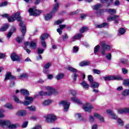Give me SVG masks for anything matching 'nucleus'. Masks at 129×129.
<instances>
[{
	"label": "nucleus",
	"mask_w": 129,
	"mask_h": 129,
	"mask_svg": "<svg viewBox=\"0 0 129 129\" xmlns=\"http://www.w3.org/2000/svg\"><path fill=\"white\" fill-rule=\"evenodd\" d=\"M123 96H129V89L124 90L122 92Z\"/></svg>",
	"instance_id": "nucleus-34"
},
{
	"label": "nucleus",
	"mask_w": 129,
	"mask_h": 129,
	"mask_svg": "<svg viewBox=\"0 0 129 129\" xmlns=\"http://www.w3.org/2000/svg\"><path fill=\"white\" fill-rule=\"evenodd\" d=\"M29 75L27 73L21 74L18 76L19 79H22V78H28Z\"/></svg>",
	"instance_id": "nucleus-29"
},
{
	"label": "nucleus",
	"mask_w": 129,
	"mask_h": 129,
	"mask_svg": "<svg viewBox=\"0 0 129 129\" xmlns=\"http://www.w3.org/2000/svg\"><path fill=\"white\" fill-rule=\"evenodd\" d=\"M87 31H88V28L87 27H82L80 30V33H85V32H87Z\"/></svg>",
	"instance_id": "nucleus-39"
},
{
	"label": "nucleus",
	"mask_w": 129,
	"mask_h": 129,
	"mask_svg": "<svg viewBox=\"0 0 129 129\" xmlns=\"http://www.w3.org/2000/svg\"><path fill=\"white\" fill-rule=\"evenodd\" d=\"M68 70H69V71H71V72H73V73H76V72H78L79 73V72H80V71H78V70L72 67H69L67 68Z\"/></svg>",
	"instance_id": "nucleus-26"
},
{
	"label": "nucleus",
	"mask_w": 129,
	"mask_h": 129,
	"mask_svg": "<svg viewBox=\"0 0 129 129\" xmlns=\"http://www.w3.org/2000/svg\"><path fill=\"white\" fill-rule=\"evenodd\" d=\"M19 126H20V124H12V123H11L10 121H9L8 123L7 124V127L10 129L17 128V127H19Z\"/></svg>",
	"instance_id": "nucleus-15"
},
{
	"label": "nucleus",
	"mask_w": 129,
	"mask_h": 129,
	"mask_svg": "<svg viewBox=\"0 0 129 129\" xmlns=\"http://www.w3.org/2000/svg\"><path fill=\"white\" fill-rule=\"evenodd\" d=\"M2 18H8L9 22H15L16 20L18 22H20L19 24V27L22 33V37H17L16 38V41L18 43H22L23 40H24V37L26 35V32H27V28H26V25L24 24V22L22 21V17L20 16V12H18L15 13L11 17H9L8 14H3L1 15Z\"/></svg>",
	"instance_id": "nucleus-1"
},
{
	"label": "nucleus",
	"mask_w": 129,
	"mask_h": 129,
	"mask_svg": "<svg viewBox=\"0 0 129 129\" xmlns=\"http://www.w3.org/2000/svg\"><path fill=\"white\" fill-rule=\"evenodd\" d=\"M51 66H52V62H47L44 65V68L45 69H49Z\"/></svg>",
	"instance_id": "nucleus-45"
},
{
	"label": "nucleus",
	"mask_w": 129,
	"mask_h": 129,
	"mask_svg": "<svg viewBox=\"0 0 129 129\" xmlns=\"http://www.w3.org/2000/svg\"><path fill=\"white\" fill-rule=\"evenodd\" d=\"M71 101H73V102H75V103H77V104L79 105H81V104H82V102H81L79 99L75 96L71 97Z\"/></svg>",
	"instance_id": "nucleus-18"
},
{
	"label": "nucleus",
	"mask_w": 129,
	"mask_h": 129,
	"mask_svg": "<svg viewBox=\"0 0 129 129\" xmlns=\"http://www.w3.org/2000/svg\"><path fill=\"white\" fill-rule=\"evenodd\" d=\"M93 72L94 74H101V71L99 70H97V69H94L93 70Z\"/></svg>",
	"instance_id": "nucleus-49"
},
{
	"label": "nucleus",
	"mask_w": 129,
	"mask_h": 129,
	"mask_svg": "<svg viewBox=\"0 0 129 129\" xmlns=\"http://www.w3.org/2000/svg\"><path fill=\"white\" fill-rule=\"evenodd\" d=\"M46 90L48 92H44L41 91L39 92L38 94H36L34 95V98H37L38 96L40 95L43 96L44 95H47V96H51V95H53V94H55L56 93V90L54 89L51 86H46L45 87Z\"/></svg>",
	"instance_id": "nucleus-3"
},
{
	"label": "nucleus",
	"mask_w": 129,
	"mask_h": 129,
	"mask_svg": "<svg viewBox=\"0 0 129 129\" xmlns=\"http://www.w3.org/2000/svg\"><path fill=\"white\" fill-rule=\"evenodd\" d=\"M102 4H106L107 7H109L112 4V0H101Z\"/></svg>",
	"instance_id": "nucleus-24"
},
{
	"label": "nucleus",
	"mask_w": 129,
	"mask_h": 129,
	"mask_svg": "<svg viewBox=\"0 0 129 129\" xmlns=\"http://www.w3.org/2000/svg\"><path fill=\"white\" fill-rule=\"evenodd\" d=\"M81 38H82V34L79 33V34L75 35L73 37V39H80Z\"/></svg>",
	"instance_id": "nucleus-43"
},
{
	"label": "nucleus",
	"mask_w": 129,
	"mask_h": 129,
	"mask_svg": "<svg viewBox=\"0 0 129 129\" xmlns=\"http://www.w3.org/2000/svg\"><path fill=\"white\" fill-rule=\"evenodd\" d=\"M81 85L83 87V88H85V89L88 88L89 87V85L87 83H86V82L84 81L81 83Z\"/></svg>",
	"instance_id": "nucleus-32"
},
{
	"label": "nucleus",
	"mask_w": 129,
	"mask_h": 129,
	"mask_svg": "<svg viewBox=\"0 0 129 129\" xmlns=\"http://www.w3.org/2000/svg\"><path fill=\"white\" fill-rule=\"evenodd\" d=\"M52 100L50 99H47L44 100L42 103V104L43 106H48V105H50L51 103H52Z\"/></svg>",
	"instance_id": "nucleus-22"
},
{
	"label": "nucleus",
	"mask_w": 129,
	"mask_h": 129,
	"mask_svg": "<svg viewBox=\"0 0 129 129\" xmlns=\"http://www.w3.org/2000/svg\"><path fill=\"white\" fill-rule=\"evenodd\" d=\"M6 6H8V2L7 1H5L0 4V8L6 7Z\"/></svg>",
	"instance_id": "nucleus-53"
},
{
	"label": "nucleus",
	"mask_w": 129,
	"mask_h": 129,
	"mask_svg": "<svg viewBox=\"0 0 129 129\" xmlns=\"http://www.w3.org/2000/svg\"><path fill=\"white\" fill-rule=\"evenodd\" d=\"M59 105H61V106H63L64 112H67V111H68V110L69 109V106H70V102H68L67 101L63 100L59 102Z\"/></svg>",
	"instance_id": "nucleus-10"
},
{
	"label": "nucleus",
	"mask_w": 129,
	"mask_h": 129,
	"mask_svg": "<svg viewBox=\"0 0 129 129\" xmlns=\"http://www.w3.org/2000/svg\"><path fill=\"white\" fill-rule=\"evenodd\" d=\"M11 59L14 61H20V56L17 53H13L11 55Z\"/></svg>",
	"instance_id": "nucleus-19"
},
{
	"label": "nucleus",
	"mask_w": 129,
	"mask_h": 129,
	"mask_svg": "<svg viewBox=\"0 0 129 129\" xmlns=\"http://www.w3.org/2000/svg\"><path fill=\"white\" fill-rule=\"evenodd\" d=\"M9 24H6L4 26L0 28L1 32H6L7 30H8V28H9Z\"/></svg>",
	"instance_id": "nucleus-36"
},
{
	"label": "nucleus",
	"mask_w": 129,
	"mask_h": 129,
	"mask_svg": "<svg viewBox=\"0 0 129 129\" xmlns=\"http://www.w3.org/2000/svg\"><path fill=\"white\" fill-rule=\"evenodd\" d=\"M25 101H24V102H23V104H24V105H29V104H31L32 102H33V101H34V99L35 98V97H32L29 96H26L25 97Z\"/></svg>",
	"instance_id": "nucleus-12"
},
{
	"label": "nucleus",
	"mask_w": 129,
	"mask_h": 129,
	"mask_svg": "<svg viewBox=\"0 0 129 129\" xmlns=\"http://www.w3.org/2000/svg\"><path fill=\"white\" fill-rule=\"evenodd\" d=\"M16 77L12 75V73L8 72L6 74V77L4 79V81H7V80H15Z\"/></svg>",
	"instance_id": "nucleus-13"
},
{
	"label": "nucleus",
	"mask_w": 129,
	"mask_h": 129,
	"mask_svg": "<svg viewBox=\"0 0 129 129\" xmlns=\"http://www.w3.org/2000/svg\"><path fill=\"white\" fill-rule=\"evenodd\" d=\"M88 119L90 122H93L95 119L94 118V117L92 115H89Z\"/></svg>",
	"instance_id": "nucleus-42"
},
{
	"label": "nucleus",
	"mask_w": 129,
	"mask_h": 129,
	"mask_svg": "<svg viewBox=\"0 0 129 129\" xmlns=\"http://www.w3.org/2000/svg\"><path fill=\"white\" fill-rule=\"evenodd\" d=\"M90 64V62L89 61L86 60V61H83L79 63V66L80 67H84V66H88Z\"/></svg>",
	"instance_id": "nucleus-23"
},
{
	"label": "nucleus",
	"mask_w": 129,
	"mask_h": 129,
	"mask_svg": "<svg viewBox=\"0 0 129 129\" xmlns=\"http://www.w3.org/2000/svg\"><path fill=\"white\" fill-rule=\"evenodd\" d=\"M118 113L122 114V113H129V108H120L117 110Z\"/></svg>",
	"instance_id": "nucleus-14"
},
{
	"label": "nucleus",
	"mask_w": 129,
	"mask_h": 129,
	"mask_svg": "<svg viewBox=\"0 0 129 129\" xmlns=\"http://www.w3.org/2000/svg\"><path fill=\"white\" fill-rule=\"evenodd\" d=\"M43 73H44L45 74H49V73H50V70H49L48 69H45L44 68L43 70Z\"/></svg>",
	"instance_id": "nucleus-54"
},
{
	"label": "nucleus",
	"mask_w": 129,
	"mask_h": 129,
	"mask_svg": "<svg viewBox=\"0 0 129 129\" xmlns=\"http://www.w3.org/2000/svg\"><path fill=\"white\" fill-rule=\"evenodd\" d=\"M99 49H100V45H96L94 48V52L95 55L98 53L99 51Z\"/></svg>",
	"instance_id": "nucleus-31"
},
{
	"label": "nucleus",
	"mask_w": 129,
	"mask_h": 129,
	"mask_svg": "<svg viewBox=\"0 0 129 129\" xmlns=\"http://www.w3.org/2000/svg\"><path fill=\"white\" fill-rule=\"evenodd\" d=\"M16 115L18 116H26L27 111L25 110H19L16 112Z\"/></svg>",
	"instance_id": "nucleus-16"
},
{
	"label": "nucleus",
	"mask_w": 129,
	"mask_h": 129,
	"mask_svg": "<svg viewBox=\"0 0 129 129\" xmlns=\"http://www.w3.org/2000/svg\"><path fill=\"white\" fill-rule=\"evenodd\" d=\"M117 122L119 124V125H123V121L120 118L117 119Z\"/></svg>",
	"instance_id": "nucleus-55"
},
{
	"label": "nucleus",
	"mask_w": 129,
	"mask_h": 129,
	"mask_svg": "<svg viewBox=\"0 0 129 129\" xmlns=\"http://www.w3.org/2000/svg\"><path fill=\"white\" fill-rule=\"evenodd\" d=\"M28 123H29V122L28 121L24 122L23 124H22V127H23V128H25V127L28 126Z\"/></svg>",
	"instance_id": "nucleus-60"
},
{
	"label": "nucleus",
	"mask_w": 129,
	"mask_h": 129,
	"mask_svg": "<svg viewBox=\"0 0 129 129\" xmlns=\"http://www.w3.org/2000/svg\"><path fill=\"white\" fill-rule=\"evenodd\" d=\"M14 99L15 102H17V103H22V101L20 100L18 97L16 96H14Z\"/></svg>",
	"instance_id": "nucleus-41"
},
{
	"label": "nucleus",
	"mask_w": 129,
	"mask_h": 129,
	"mask_svg": "<svg viewBox=\"0 0 129 129\" xmlns=\"http://www.w3.org/2000/svg\"><path fill=\"white\" fill-rule=\"evenodd\" d=\"M78 51H79V47H78V46H74V47L73 48V53H77V52H78Z\"/></svg>",
	"instance_id": "nucleus-48"
},
{
	"label": "nucleus",
	"mask_w": 129,
	"mask_h": 129,
	"mask_svg": "<svg viewBox=\"0 0 129 129\" xmlns=\"http://www.w3.org/2000/svg\"><path fill=\"white\" fill-rule=\"evenodd\" d=\"M6 57V54L4 53H0V59H4Z\"/></svg>",
	"instance_id": "nucleus-61"
},
{
	"label": "nucleus",
	"mask_w": 129,
	"mask_h": 129,
	"mask_svg": "<svg viewBox=\"0 0 129 129\" xmlns=\"http://www.w3.org/2000/svg\"><path fill=\"white\" fill-rule=\"evenodd\" d=\"M70 92L73 96H76V95H77V92L76 90H71L70 91Z\"/></svg>",
	"instance_id": "nucleus-50"
},
{
	"label": "nucleus",
	"mask_w": 129,
	"mask_h": 129,
	"mask_svg": "<svg viewBox=\"0 0 129 129\" xmlns=\"http://www.w3.org/2000/svg\"><path fill=\"white\" fill-rule=\"evenodd\" d=\"M24 45L25 46L24 49L26 50V52L28 53V54H30V53H31V50L27 48V46H29L32 49H35L37 48V43L34 41H31V42H29L28 41L26 42H25Z\"/></svg>",
	"instance_id": "nucleus-7"
},
{
	"label": "nucleus",
	"mask_w": 129,
	"mask_h": 129,
	"mask_svg": "<svg viewBox=\"0 0 129 129\" xmlns=\"http://www.w3.org/2000/svg\"><path fill=\"white\" fill-rule=\"evenodd\" d=\"M28 13L30 16H34L35 17H38L42 14V10H39L37 9V7L34 6L29 8L28 10Z\"/></svg>",
	"instance_id": "nucleus-5"
},
{
	"label": "nucleus",
	"mask_w": 129,
	"mask_h": 129,
	"mask_svg": "<svg viewBox=\"0 0 129 129\" xmlns=\"http://www.w3.org/2000/svg\"><path fill=\"white\" fill-rule=\"evenodd\" d=\"M125 33V30L123 28H120L118 31V35H123Z\"/></svg>",
	"instance_id": "nucleus-40"
},
{
	"label": "nucleus",
	"mask_w": 129,
	"mask_h": 129,
	"mask_svg": "<svg viewBox=\"0 0 129 129\" xmlns=\"http://www.w3.org/2000/svg\"><path fill=\"white\" fill-rule=\"evenodd\" d=\"M106 58L107 59V60H111V53H108L106 55Z\"/></svg>",
	"instance_id": "nucleus-59"
},
{
	"label": "nucleus",
	"mask_w": 129,
	"mask_h": 129,
	"mask_svg": "<svg viewBox=\"0 0 129 129\" xmlns=\"http://www.w3.org/2000/svg\"><path fill=\"white\" fill-rule=\"evenodd\" d=\"M41 44L43 48H47V44L45 40H41Z\"/></svg>",
	"instance_id": "nucleus-51"
},
{
	"label": "nucleus",
	"mask_w": 129,
	"mask_h": 129,
	"mask_svg": "<svg viewBox=\"0 0 129 129\" xmlns=\"http://www.w3.org/2000/svg\"><path fill=\"white\" fill-rule=\"evenodd\" d=\"M88 79L89 81L90 82L91 84L93 82V77L91 75H89L88 76Z\"/></svg>",
	"instance_id": "nucleus-57"
},
{
	"label": "nucleus",
	"mask_w": 129,
	"mask_h": 129,
	"mask_svg": "<svg viewBox=\"0 0 129 129\" xmlns=\"http://www.w3.org/2000/svg\"><path fill=\"white\" fill-rule=\"evenodd\" d=\"M91 86L93 87V88H98L99 87V84L98 83H96L95 82H93V83H91Z\"/></svg>",
	"instance_id": "nucleus-30"
},
{
	"label": "nucleus",
	"mask_w": 129,
	"mask_h": 129,
	"mask_svg": "<svg viewBox=\"0 0 129 129\" xmlns=\"http://www.w3.org/2000/svg\"><path fill=\"white\" fill-rule=\"evenodd\" d=\"M47 79H49V80H52L53 79V75H47Z\"/></svg>",
	"instance_id": "nucleus-64"
},
{
	"label": "nucleus",
	"mask_w": 129,
	"mask_h": 129,
	"mask_svg": "<svg viewBox=\"0 0 129 129\" xmlns=\"http://www.w3.org/2000/svg\"><path fill=\"white\" fill-rule=\"evenodd\" d=\"M4 112H6V110L4 109H0V118L5 117V115L3 114Z\"/></svg>",
	"instance_id": "nucleus-47"
},
{
	"label": "nucleus",
	"mask_w": 129,
	"mask_h": 129,
	"mask_svg": "<svg viewBox=\"0 0 129 129\" xmlns=\"http://www.w3.org/2000/svg\"><path fill=\"white\" fill-rule=\"evenodd\" d=\"M94 117H95V118H98V119L100 120L101 122H104V118L98 113H94Z\"/></svg>",
	"instance_id": "nucleus-20"
},
{
	"label": "nucleus",
	"mask_w": 129,
	"mask_h": 129,
	"mask_svg": "<svg viewBox=\"0 0 129 129\" xmlns=\"http://www.w3.org/2000/svg\"><path fill=\"white\" fill-rule=\"evenodd\" d=\"M123 84L124 86H128L129 87V79H127L123 81Z\"/></svg>",
	"instance_id": "nucleus-44"
},
{
	"label": "nucleus",
	"mask_w": 129,
	"mask_h": 129,
	"mask_svg": "<svg viewBox=\"0 0 129 129\" xmlns=\"http://www.w3.org/2000/svg\"><path fill=\"white\" fill-rule=\"evenodd\" d=\"M4 107L8 109H14V106L10 103H7L4 105Z\"/></svg>",
	"instance_id": "nucleus-35"
},
{
	"label": "nucleus",
	"mask_w": 129,
	"mask_h": 129,
	"mask_svg": "<svg viewBox=\"0 0 129 129\" xmlns=\"http://www.w3.org/2000/svg\"><path fill=\"white\" fill-rule=\"evenodd\" d=\"M45 118V121L46 122H49L51 123V122H54L56 119L57 117L55 116V115L53 114H49L44 116Z\"/></svg>",
	"instance_id": "nucleus-8"
},
{
	"label": "nucleus",
	"mask_w": 129,
	"mask_h": 129,
	"mask_svg": "<svg viewBox=\"0 0 129 129\" xmlns=\"http://www.w3.org/2000/svg\"><path fill=\"white\" fill-rule=\"evenodd\" d=\"M9 120L0 119V125L1 126H7Z\"/></svg>",
	"instance_id": "nucleus-25"
},
{
	"label": "nucleus",
	"mask_w": 129,
	"mask_h": 129,
	"mask_svg": "<svg viewBox=\"0 0 129 129\" xmlns=\"http://www.w3.org/2000/svg\"><path fill=\"white\" fill-rule=\"evenodd\" d=\"M101 8H102V5L100 4H98L93 7V10H99Z\"/></svg>",
	"instance_id": "nucleus-38"
},
{
	"label": "nucleus",
	"mask_w": 129,
	"mask_h": 129,
	"mask_svg": "<svg viewBox=\"0 0 129 129\" xmlns=\"http://www.w3.org/2000/svg\"><path fill=\"white\" fill-rule=\"evenodd\" d=\"M122 72L123 74H126V73H127V72H128V71L125 68H122Z\"/></svg>",
	"instance_id": "nucleus-62"
},
{
	"label": "nucleus",
	"mask_w": 129,
	"mask_h": 129,
	"mask_svg": "<svg viewBox=\"0 0 129 129\" xmlns=\"http://www.w3.org/2000/svg\"><path fill=\"white\" fill-rule=\"evenodd\" d=\"M20 92L22 94L25 95V96H28V95H30V93H29V92L25 89H21L20 90Z\"/></svg>",
	"instance_id": "nucleus-27"
},
{
	"label": "nucleus",
	"mask_w": 129,
	"mask_h": 129,
	"mask_svg": "<svg viewBox=\"0 0 129 129\" xmlns=\"http://www.w3.org/2000/svg\"><path fill=\"white\" fill-rule=\"evenodd\" d=\"M106 12L108 13V14H110V15L107 18V22H112V21H114L115 23H118V21H119V16L114 15L116 13V10L115 9H106Z\"/></svg>",
	"instance_id": "nucleus-2"
},
{
	"label": "nucleus",
	"mask_w": 129,
	"mask_h": 129,
	"mask_svg": "<svg viewBox=\"0 0 129 129\" xmlns=\"http://www.w3.org/2000/svg\"><path fill=\"white\" fill-rule=\"evenodd\" d=\"M26 108L30 110L31 111H36V107L34 106H28Z\"/></svg>",
	"instance_id": "nucleus-46"
},
{
	"label": "nucleus",
	"mask_w": 129,
	"mask_h": 129,
	"mask_svg": "<svg viewBox=\"0 0 129 129\" xmlns=\"http://www.w3.org/2000/svg\"><path fill=\"white\" fill-rule=\"evenodd\" d=\"M106 26H108V24L106 23H104L101 24L97 25L96 28H98L99 29H101L102 28H104V27H106Z\"/></svg>",
	"instance_id": "nucleus-33"
},
{
	"label": "nucleus",
	"mask_w": 129,
	"mask_h": 129,
	"mask_svg": "<svg viewBox=\"0 0 129 129\" xmlns=\"http://www.w3.org/2000/svg\"><path fill=\"white\" fill-rule=\"evenodd\" d=\"M62 40L63 41H66L67 40H68V35L65 34L64 35H62Z\"/></svg>",
	"instance_id": "nucleus-56"
},
{
	"label": "nucleus",
	"mask_w": 129,
	"mask_h": 129,
	"mask_svg": "<svg viewBox=\"0 0 129 129\" xmlns=\"http://www.w3.org/2000/svg\"><path fill=\"white\" fill-rule=\"evenodd\" d=\"M37 52L38 54H43L44 53V49L38 48L37 49Z\"/></svg>",
	"instance_id": "nucleus-52"
},
{
	"label": "nucleus",
	"mask_w": 129,
	"mask_h": 129,
	"mask_svg": "<svg viewBox=\"0 0 129 129\" xmlns=\"http://www.w3.org/2000/svg\"><path fill=\"white\" fill-rule=\"evenodd\" d=\"M59 5H60V4L59 3H56L54 5H53V7L51 13H50V14H47L45 15L44 16L45 20L46 21H49V20H51V19H52V13H56V12L58 11V10L59 9Z\"/></svg>",
	"instance_id": "nucleus-6"
},
{
	"label": "nucleus",
	"mask_w": 129,
	"mask_h": 129,
	"mask_svg": "<svg viewBox=\"0 0 129 129\" xmlns=\"http://www.w3.org/2000/svg\"><path fill=\"white\" fill-rule=\"evenodd\" d=\"M83 108L85 111H87L88 112H91V109L93 108V106L91 105V104L86 102L83 105Z\"/></svg>",
	"instance_id": "nucleus-11"
},
{
	"label": "nucleus",
	"mask_w": 129,
	"mask_h": 129,
	"mask_svg": "<svg viewBox=\"0 0 129 129\" xmlns=\"http://www.w3.org/2000/svg\"><path fill=\"white\" fill-rule=\"evenodd\" d=\"M77 77H78V75L76 73H74L73 75V79L75 81L77 79Z\"/></svg>",
	"instance_id": "nucleus-63"
},
{
	"label": "nucleus",
	"mask_w": 129,
	"mask_h": 129,
	"mask_svg": "<svg viewBox=\"0 0 129 129\" xmlns=\"http://www.w3.org/2000/svg\"><path fill=\"white\" fill-rule=\"evenodd\" d=\"M63 19L58 20L54 23V24L55 25H60V24H61V23H63Z\"/></svg>",
	"instance_id": "nucleus-58"
},
{
	"label": "nucleus",
	"mask_w": 129,
	"mask_h": 129,
	"mask_svg": "<svg viewBox=\"0 0 129 129\" xmlns=\"http://www.w3.org/2000/svg\"><path fill=\"white\" fill-rule=\"evenodd\" d=\"M112 49V46L108 45L105 42L101 44V53L103 56H105L106 51H110Z\"/></svg>",
	"instance_id": "nucleus-4"
},
{
	"label": "nucleus",
	"mask_w": 129,
	"mask_h": 129,
	"mask_svg": "<svg viewBox=\"0 0 129 129\" xmlns=\"http://www.w3.org/2000/svg\"><path fill=\"white\" fill-rule=\"evenodd\" d=\"M105 81H110V80H121L122 78L119 76H108L103 77Z\"/></svg>",
	"instance_id": "nucleus-9"
},
{
	"label": "nucleus",
	"mask_w": 129,
	"mask_h": 129,
	"mask_svg": "<svg viewBox=\"0 0 129 129\" xmlns=\"http://www.w3.org/2000/svg\"><path fill=\"white\" fill-rule=\"evenodd\" d=\"M107 113H108L110 117L111 118H112V119H115L117 117V116H116V115H115V114H114V113H113V112L111 110H107Z\"/></svg>",
	"instance_id": "nucleus-17"
},
{
	"label": "nucleus",
	"mask_w": 129,
	"mask_h": 129,
	"mask_svg": "<svg viewBox=\"0 0 129 129\" xmlns=\"http://www.w3.org/2000/svg\"><path fill=\"white\" fill-rule=\"evenodd\" d=\"M48 37H49V34H48L47 33H45L41 36L40 40L45 41V40H46V39H47L48 38Z\"/></svg>",
	"instance_id": "nucleus-37"
},
{
	"label": "nucleus",
	"mask_w": 129,
	"mask_h": 129,
	"mask_svg": "<svg viewBox=\"0 0 129 129\" xmlns=\"http://www.w3.org/2000/svg\"><path fill=\"white\" fill-rule=\"evenodd\" d=\"M75 117L77 118H79L80 120H81V121H82L83 122H86V121H87V119H86V118H82L81 114L76 113Z\"/></svg>",
	"instance_id": "nucleus-21"
},
{
	"label": "nucleus",
	"mask_w": 129,
	"mask_h": 129,
	"mask_svg": "<svg viewBox=\"0 0 129 129\" xmlns=\"http://www.w3.org/2000/svg\"><path fill=\"white\" fill-rule=\"evenodd\" d=\"M64 77V74L59 73L55 76V79L56 80H61V79H63Z\"/></svg>",
	"instance_id": "nucleus-28"
}]
</instances>
